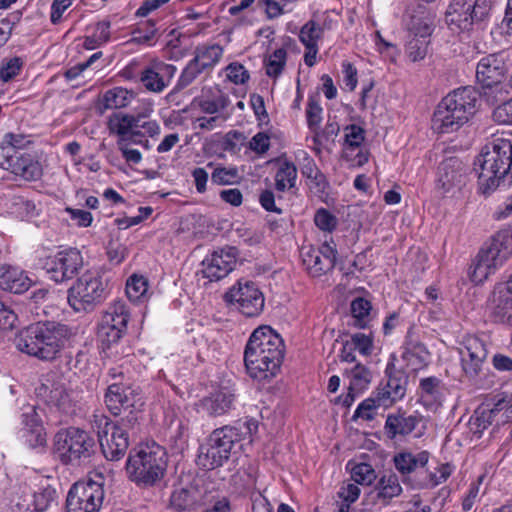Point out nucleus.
Returning <instances> with one entry per match:
<instances>
[{
  "label": "nucleus",
  "mask_w": 512,
  "mask_h": 512,
  "mask_svg": "<svg viewBox=\"0 0 512 512\" xmlns=\"http://www.w3.org/2000/svg\"><path fill=\"white\" fill-rule=\"evenodd\" d=\"M285 355L282 337L270 326L262 325L250 335L244 349L248 375L259 382H269L280 370Z\"/></svg>",
  "instance_id": "f257e3e1"
},
{
  "label": "nucleus",
  "mask_w": 512,
  "mask_h": 512,
  "mask_svg": "<svg viewBox=\"0 0 512 512\" xmlns=\"http://www.w3.org/2000/svg\"><path fill=\"white\" fill-rule=\"evenodd\" d=\"M478 189L490 195L498 188L506 189L512 184V140L495 138L485 145L475 161Z\"/></svg>",
  "instance_id": "f03ea898"
},
{
  "label": "nucleus",
  "mask_w": 512,
  "mask_h": 512,
  "mask_svg": "<svg viewBox=\"0 0 512 512\" xmlns=\"http://www.w3.org/2000/svg\"><path fill=\"white\" fill-rule=\"evenodd\" d=\"M71 328L58 322H38L21 331L16 346L30 356L51 361L71 336Z\"/></svg>",
  "instance_id": "7ed1b4c3"
},
{
  "label": "nucleus",
  "mask_w": 512,
  "mask_h": 512,
  "mask_svg": "<svg viewBox=\"0 0 512 512\" xmlns=\"http://www.w3.org/2000/svg\"><path fill=\"white\" fill-rule=\"evenodd\" d=\"M478 98V92L471 86L450 92L434 111L433 129L441 134L453 133L460 129L476 112Z\"/></svg>",
  "instance_id": "20e7f679"
},
{
  "label": "nucleus",
  "mask_w": 512,
  "mask_h": 512,
  "mask_svg": "<svg viewBox=\"0 0 512 512\" xmlns=\"http://www.w3.org/2000/svg\"><path fill=\"white\" fill-rule=\"evenodd\" d=\"M166 450L153 442L140 445L129 453L126 472L137 486L148 488L159 483L167 469Z\"/></svg>",
  "instance_id": "39448f33"
},
{
  "label": "nucleus",
  "mask_w": 512,
  "mask_h": 512,
  "mask_svg": "<svg viewBox=\"0 0 512 512\" xmlns=\"http://www.w3.org/2000/svg\"><path fill=\"white\" fill-rule=\"evenodd\" d=\"M95 439L90 432L75 426L60 429L53 438V450L63 465L78 466L91 458Z\"/></svg>",
  "instance_id": "423d86ee"
},
{
  "label": "nucleus",
  "mask_w": 512,
  "mask_h": 512,
  "mask_svg": "<svg viewBox=\"0 0 512 512\" xmlns=\"http://www.w3.org/2000/svg\"><path fill=\"white\" fill-rule=\"evenodd\" d=\"M107 288L108 282L100 270H87L67 290L68 304L77 313L91 312L105 300Z\"/></svg>",
  "instance_id": "0eeeda50"
},
{
  "label": "nucleus",
  "mask_w": 512,
  "mask_h": 512,
  "mask_svg": "<svg viewBox=\"0 0 512 512\" xmlns=\"http://www.w3.org/2000/svg\"><path fill=\"white\" fill-rule=\"evenodd\" d=\"M242 440L241 429L229 425L215 429L198 449L197 464L206 470L222 467L234 446Z\"/></svg>",
  "instance_id": "6e6552de"
},
{
  "label": "nucleus",
  "mask_w": 512,
  "mask_h": 512,
  "mask_svg": "<svg viewBox=\"0 0 512 512\" xmlns=\"http://www.w3.org/2000/svg\"><path fill=\"white\" fill-rule=\"evenodd\" d=\"M152 109L135 114L115 112L108 117L107 127L110 134L117 135L118 141L140 143L139 137L155 138L161 128L156 120L150 119Z\"/></svg>",
  "instance_id": "1a4fd4ad"
},
{
  "label": "nucleus",
  "mask_w": 512,
  "mask_h": 512,
  "mask_svg": "<svg viewBox=\"0 0 512 512\" xmlns=\"http://www.w3.org/2000/svg\"><path fill=\"white\" fill-rule=\"evenodd\" d=\"M512 255V227L499 230L491 242L480 250L473 271V280L480 282Z\"/></svg>",
  "instance_id": "9d476101"
},
{
  "label": "nucleus",
  "mask_w": 512,
  "mask_h": 512,
  "mask_svg": "<svg viewBox=\"0 0 512 512\" xmlns=\"http://www.w3.org/2000/svg\"><path fill=\"white\" fill-rule=\"evenodd\" d=\"M91 422L104 457L109 461L122 459L130 445L126 434L103 413H95Z\"/></svg>",
  "instance_id": "9b49d317"
},
{
  "label": "nucleus",
  "mask_w": 512,
  "mask_h": 512,
  "mask_svg": "<svg viewBox=\"0 0 512 512\" xmlns=\"http://www.w3.org/2000/svg\"><path fill=\"white\" fill-rule=\"evenodd\" d=\"M83 266V257L77 249L60 251L55 255L38 257L35 267L45 271L55 283L73 279Z\"/></svg>",
  "instance_id": "f8f14e48"
},
{
  "label": "nucleus",
  "mask_w": 512,
  "mask_h": 512,
  "mask_svg": "<svg viewBox=\"0 0 512 512\" xmlns=\"http://www.w3.org/2000/svg\"><path fill=\"white\" fill-rule=\"evenodd\" d=\"M105 492L102 483L91 479L74 483L66 497V512H99Z\"/></svg>",
  "instance_id": "ddd939ff"
},
{
  "label": "nucleus",
  "mask_w": 512,
  "mask_h": 512,
  "mask_svg": "<svg viewBox=\"0 0 512 512\" xmlns=\"http://www.w3.org/2000/svg\"><path fill=\"white\" fill-rule=\"evenodd\" d=\"M224 301L235 306L243 315L256 317L264 309V295L258 285L249 280L240 279L225 294Z\"/></svg>",
  "instance_id": "4468645a"
},
{
  "label": "nucleus",
  "mask_w": 512,
  "mask_h": 512,
  "mask_svg": "<svg viewBox=\"0 0 512 512\" xmlns=\"http://www.w3.org/2000/svg\"><path fill=\"white\" fill-rule=\"evenodd\" d=\"M469 166L457 156L443 159L437 171L436 188L443 195L455 196L468 181Z\"/></svg>",
  "instance_id": "2eb2a0df"
},
{
  "label": "nucleus",
  "mask_w": 512,
  "mask_h": 512,
  "mask_svg": "<svg viewBox=\"0 0 512 512\" xmlns=\"http://www.w3.org/2000/svg\"><path fill=\"white\" fill-rule=\"evenodd\" d=\"M239 250L234 246L217 248L201 262L202 277L208 282H218L227 277L236 267Z\"/></svg>",
  "instance_id": "dca6fc26"
},
{
  "label": "nucleus",
  "mask_w": 512,
  "mask_h": 512,
  "mask_svg": "<svg viewBox=\"0 0 512 512\" xmlns=\"http://www.w3.org/2000/svg\"><path fill=\"white\" fill-rule=\"evenodd\" d=\"M104 402L110 413L115 416L143 405L139 387L121 382L112 383L107 387Z\"/></svg>",
  "instance_id": "f3484780"
},
{
  "label": "nucleus",
  "mask_w": 512,
  "mask_h": 512,
  "mask_svg": "<svg viewBox=\"0 0 512 512\" xmlns=\"http://www.w3.org/2000/svg\"><path fill=\"white\" fill-rule=\"evenodd\" d=\"M337 249L331 239L325 241L319 248L310 247L301 253L302 263L312 277H320L333 270L336 264Z\"/></svg>",
  "instance_id": "a211bd4d"
},
{
  "label": "nucleus",
  "mask_w": 512,
  "mask_h": 512,
  "mask_svg": "<svg viewBox=\"0 0 512 512\" xmlns=\"http://www.w3.org/2000/svg\"><path fill=\"white\" fill-rule=\"evenodd\" d=\"M507 71V55L504 51L489 54L478 62L476 79L483 88L497 87L502 83Z\"/></svg>",
  "instance_id": "6ab92c4d"
},
{
  "label": "nucleus",
  "mask_w": 512,
  "mask_h": 512,
  "mask_svg": "<svg viewBox=\"0 0 512 512\" xmlns=\"http://www.w3.org/2000/svg\"><path fill=\"white\" fill-rule=\"evenodd\" d=\"M176 72L175 65L155 60L146 65L139 84L150 93L160 94L170 85Z\"/></svg>",
  "instance_id": "aec40b11"
},
{
  "label": "nucleus",
  "mask_w": 512,
  "mask_h": 512,
  "mask_svg": "<svg viewBox=\"0 0 512 512\" xmlns=\"http://www.w3.org/2000/svg\"><path fill=\"white\" fill-rule=\"evenodd\" d=\"M460 353L464 374L469 379L476 378L488 355L485 343L477 337H471L466 340L465 347Z\"/></svg>",
  "instance_id": "412c9836"
},
{
  "label": "nucleus",
  "mask_w": 512,
  "mask_h": 512,
  "mask_svg": "<svg viewBox=\"0 0 512 512\" xmlns=\"http://www.w3.org/2000/svg\"><path fill=\"white\" fill-rule=\"evenodd\" d=\"M235 400V391L228 387H222L201 399L199 408L208 416H222L233 408Z\"/></svg>",
  "instance_id": "4be33fe9"
},
{
  "label": "nucleus",
  "mask_w": 512,
  "mask_h": 512,
  "mask_svg": "<svg viewBox=\"0 0 512 512\" xmlns=\"http://www.w3.org/2000/svg\"><path fill=\"white\" fill-rule=\"evenodd\" d=\"M46 402L51 410H55L64 417L76 415L78 404L76 394L68 390L63 384L54 383L47 395Z\"/></svg>",
  "instance_id": "5701e85b"
},
{
  "label": "nucleus",
  "mask_w": 512,
  "mask_h": 512,
  "mask_svg": "<svg viewBox=\"0 0 512 512\" xmlns=\"http://www.w3.org/2000/svg\"><path fill=\"white\" fill-rule=\"evenodd\" d=\"M402 358L413 366L414 369L426 367L430 360V352L415 335L412 327L408 329L405 336Z\"/></svg>",
  "instance_id": "b1692460"
},
{
  "label": "nucleus",
  "mask_w": 512,
  "mask_h": 512,
  "mask_svg": "<svg viewBox=\"0 0 512 512\" xmlns=\"http://www.w3.org/2000/svg\"><path fill=\"white\" fill-rule=\"evenodd\" d=\"M322 34L323 27L315 19H310L300 29L299 40L305 46L304 62L308 67L316 64V56L319 51L318 41Z\"/></svg>",
  "instance_id": "393cba45"
},
{
  "label": "nucleus",
  "mask_w": 512,
  "mask_h": 512,
  "mask_svg": "<svg viewBox=\"0 0 512 512\" xmlns=\"http://www.w3.org/2000/svg\"><path fill=\"white\" fill-rule=\"evenodd\" d=\"M7 171L28 182L37 181L43 175V168L37 156L27 152L18 154Z\"/></svg>",
  "instance_id": "a878e982"
},
{
  "label": "nucleus",
  "mask_w": 512,
  "mask_h": 512,
  "mask_svg": "<svg viewBox=\"0 0 512 512\" xmlns=\"http://www.w3.org/2000/svg\"><path fill=\"white\" fill-rule=\"evenodd\" d=\"M493 314L502 323H512V276L496 286L493 293Z\"/></svg>",
  "instance_id": "bb28decb"
},
{
  "label": "nucleus",
  "mask_w": 512,
  "mask_h": 512,
  "mask_svg": "<svg viewBox=\"0 0 512 512\" xmlns=\"http://www.w3.org/2000/svg\"><path fill=\"white\" fill-rule=\"evenodd\" d=\"M422 420L423 417L420 414L393 413L387 416L384 429L387 436L394 439L397 436L411 434Z\"/></svg>",
  "instance_id": "cd10ccee"
},
{
  "label": "nucleus",
  "mask_w": 512,
  "mask_h": 512,
  "mask_svg": "<svg viewBox=\"0 0 512 512\" xmlns=\"http://www.w3.org/2000/svg\"><path fill=\"white\" fill-rule=\"evenodd\" d=\"M445 22L453 32L469 31L476 24L464 0H452L445 13Z\"/></svg>",
  "instance_id": "c85d7f7f"
},
{
  "label": "nucleus",
  "mask_w": 512,
  "mask_h": 512,
  "mask_svg": "<svg viewBox=\"0 0 512 512\" xmlns=\"http://www.w3.org/2000/svg\"><path fill=\"white\" fill-rule=\"evenodd\" d=\"M403 492L399 478L395 473H384L377 481L372 496L375 503L389 505L393 498L398 497Z\"/></svg>",
  "instance_id": "c756f323"
},
{
  "label": "nucleus",
  "mask_w": 512,
  "mask_h": 512,
  "mask_svg": "<svg viewBox=\"0 0 512 512\" xmlns=\"http://www.w3.org/2000/svg\"><path fill=\"white\" fill-rule=\"evenodd\" d=\"M31 285V280L17 267L10 265L0 266V288L14 294L26 292Z\"/></svg>",
  "instance_id": "7c9ffc66"
},
{
  "label": "nucleus",
  "mask_w": 512,
  "mask_h": 512,
  "mask_svg": "<svg viewBox=\"0 0 512 512\" xmlns=\"http://www.w3.org/2000/svg\"><path fill=\"white\" fill-rule=\"evenodd\" d=\"M418 396L426 407L438 406L444 397V384L435 376L422 378L419 383Z\"/></svg>",
  "instance_id": "2f4dec72"
},
{
  "label": "nucleus",
  "mask_w": 512,
  "mask_h": 512,
  "mask_svg": "<svg viewBox=\"0 0 512 512\" xmlns=\"http://www.w3.org/2000/svg\"><path fill=\"white\" fill-rule=\"evenodd\" d=\"M429 458L430 453L426 450L420 451L416 454L409 451H402L394 455L393 462L396 470L402 476H406L415 472L419 468L425 467Z\"/></svg>",
  "instance_id": "473e14b6"
},
{
  "label": "nucleus",
  "mask_w": 512,
  "mask_h": 512,
  "mask_svg": "<svg viewBox=\"0 0 512 512\" xmlns=\"http://www.w3.org/2000/svg\"><path fill=\"white\" fill-rule=\"evenodd\" d=\"M200 504L199 491L191 488H180L173 491L170 507L176 512H191Z\"/></svg>",
  "instance_id": "72a5a7b5"
},
{
  "label": "nucleus",
  "mask_w": 512,
  "mask_h": 512,
  "mask_svg": "<svg viewBox=\"0 0 512 512\" xmlns=\"http://www.w3.org/2000/svg\"><path fill=\"white\" fill-rule=\"evenodd\" d=\"M130 320V313L128 306L122 300L112 302L103 313L100 323L114 326V328H121L127 331L128 322Z\"/></svg>",
  "instance_id": "f704fd0d"
},
{
  "label": "nucleus",
  "mask_w": 512,
  "mask_h": 512,
  "mask_svg": "<svg viewBox=\"0 0 512 512\" xmlns=\"http://www.w3.org/2000/svg\"><path fill=\"white\" fill-rule=\"evenodd\" d=\"M136 95L133 90L116 86L104 92L102 101L106 109H123L132 103Z\"/></svg>",
  "instance_id": "c9c22d12"
},
{
  "label": "nucleus",
  "mask_w": 512,
  "mask_h": 512,
  "mask_svg": "<svg viewBox=\"0 0 512 512\" xmlns=\"http://www.w3.org/2000/svg\"><path fill=\"white\" fill-rule=\"evenodd\" d=\"M223 55V48L218 44L196 47L193 59L205 71H212Z\"/></svg>",
  "instance_id": "e433bc0d"
},
{
  "label": "nucleus",
  "mask_w": 512,
  "mask_h": 512,
  "mask_svg": "<svg viewBox=\"0 0 512 512\" xmlns=\"http://www.w3.org/2000/svg\"><path fill=\"white\" fill-rule=\"evenodd\" d=\"M278 168L275 173V188L279 192H285L296 185L297 168L288 160H278Z\"/></svg>",
  "instance_id": "4c0bfd02"
},
{
  "label": "nucleus",
  "mask_w": 512,
  "mask_h": 512,
  "mask_svg": "<svg viewBox=\"0 0 512 512\" xmlns=\"http://www.w3.org/2000/svg\"><path fill=\"white\" fill-rule=\"evenodd\" d=\"M351 315L354 319L353 326L358 329H365L370 323V312L372 304L363 297H357L351 302Z\"/></svg>",
  "instance_id": "58836bf2"
},
{
  "label": "nucleus",
  "mask_w": 512,
  "mask_h": 512,
  "mask_svg": "<svg viewBox=\"0 0 512 512\" xmlns=\"http://www.w3.org/2000/svg\"><path fill=\"white\" fill-rule=\"evenodd\" d=\"M387 382L385 387L392 393L394 399H402L406 394L408 376L401 370L394 367L386 368Z\"/></svg>",
  "instance_id": "ea45409f"
},
{
  "label": "nucleus",
  "mask_w": 512,
  "mask_h": 512,
  "mask_svg": "<svg viewBox=\"0 0 512 512\" xmlns=\"http://www.w3.org/2000/svg\"><path fill=\"white\" fill-rule=\"evenodd\" d=\"M127 331L121 328H114L107 324H98L97 337L100 342V347L103 351L111 349L114 345L118 344L124 337Z\"/></svg>",
  "instance_id": "a19ab883"
},
{
  "label": "nucleus",
  "mask_w": 512,
  "mask_h": 512,
  "mask_svg": "<svg viewBox=\"0 0 512 512\" xmlns=\"http://www.w3.org/2000/svg\"><path fill=\"white\" fill-rule=\"evenodd\" d=\"M206 167L212 169L211 182L215 185H232L240 178L236 167L215 166L213 162H208Z\"/></svg>",
  "instance_id": "79ce46f5"
},
{
  "label": "nucleus",
  "mask_w": 512,
  "mask_h": 512,
  "mask_svg": "<svg viewBox=\"0 0 512 512\" xmlns=\"http://www.w3.org/2000/svg\"><path fill=\"white\" fill-rule=\"evenodd\" d=\"M56 497L57 492L53 487H43L32 495V507L28 504L26 512H44L55 501Z\"/></svg>",
  "instance_id": "37998d69"
},
{
  "label": "nucleus",
  "mask_w": 512,
  "mask_h": 512,
  "mask_svg": "<svg viewBox=\"0 0 512 512\" xmlns=\"http://www.w3.org/2000/svg\"><path fill=\"white\" fill-rule=\"evenodd\" d=\"M287 52L284 48L276 49L269 57L264 61L266 74L271 78H278L286 65Z\"/></svg>",
  "instance_id": "c03bdc74"
},
{
  "label": "nucleus",
  "mask_w": 512,
  "mask_h": 512,
  "mask_svg": "<svg viewBox=\"0 0 512 512\" xmlns=\"http://www.w3.org/2000/svg\"><path fill=\"white\" fill-rule=\"evenodd\" d=\"M494 415V410H476L469 420V428L471 432L480 437L483 431L492 424Z\"/></svg>",
  "instance_id": "a18cd8bd"
},
{
  "label": "nucleus",
  "mask_w": 512,
  "mask_h": 512,
  "mask_svg": "<svg viewBox=\"0 0 512 512\" xmlns=\"http://www.w3.org/2000/svg\"><path fill=\"white\" fill-rule=\"evenodd\" d=\"M350 376L349 386L357 390V392H362L366 389L372 380L371 371L361 363H356L350 371Z\"/></svg>",
  "instance_id": "49530a36"
},
{
  "label": "nucleus",
  "mask_w": 512,
  "mask_h": 512,
  "mask_svg": "<svg viewBox=\"0 0 512 512\" xmlns=\"http://www.w3.org/2000/svg\"><path fill=\"white\" fill-rule=\"evenodd\" d=\"M453 466L449 463L439 465L434 472H429L428 476L421 482L422 488H433L444 483L452 474Z\"/></svg>",
  "instance_id": "de8ad7c7"
},
{
  "label": "nucleus",
  "mask_w": 512,
  "mask_h": 512,
  "mask_svg": "<svg viewBox=\"0 0 512 512\" xmlns=\"http://www.w3.org/2000/svg\"><path fill=\"white\" fill-rule=\"evenodd\" d=\"M148 290V281L143 276L133 275L126 283V295L127 297L136 302L140 300Z\"/></svg>",
  "instance_id": "09e8293b"
},
{
  "label": "nucleus",
  "mask_w": 512,
  "mask_h": 512,
  "mask_svg": "<svg viewBox=\"0 0 512 512\" xmlns=\"http://www.w3.org/2000/svg\"><path fill=\"white\" fill-rule=\"evenodd\" d=\"M476 24L485 21L492 9V0H464Z\"/></svg>",
  "instance_id": "8fccbe9b"
},
{
  "label": "nucleus",
  "mask_w": 512,
  "mask_h": 512,
  "mask_svg": "<svg viewBox=\"0 0 512 512\" xmlns=\"http://www.w3.org/2000/svg\"><path fill=\"white\" fill-rule=\"evenodd\" d=\"M203 72H206L202 69L197 62L192 58L186 66L183 68L176 84L177 90H182L188 87L193 81Z\"/></svg>",
  "instance_id": "3c124183"
},
{
  "label": "nucleus",
  "mask_w": 512,
  "mask_h": 512,
  "mask_svg": "<svg viewBox=\"0 0 512 512\" xmlns=\"http://www.w3.org/2000/svg\"><path fill=\"white\" fill-rule=\"evenodd\" d=\"M353 348L362 356H370L374 350V336L372 333L357 332L350 335Z\"/></svg>",
  "instance_id": "603ef678"
},
{
  "label": "nucleus",
  "mask_w": 512,
  "mask_h": 512,
  "mask_svg": "<svg viewBox=\"0 0 512 512\" xmlns=\"http://www.w3.org/2000/svg\"><path fill=\"white\" fill-rule=\"evenodd\" d=\"M308 186L314 196L321 201L328 199L330 184L322 171L308 180Z\"/></svg>",
  "instance_id": "864d4df0"
},
{
  "label": "nucleus",
  "mask_w": 512,
  "mask_h": 512,
  "mask_svg": "<svg viewBox=\"0 0 512 512\" xmlns=\"http://www.w3.org/2000/svg\"><path fill=\"white\" fill-rule=\"evenodd\" d=\"M169 437L176 448H184L188 439V428L181 419L172 421L169 427Z\"/></svg>",
  "instance_id": "5fc2aeb1"
},
{
  "label": "nucleus",
  "mask_w": 512,
  "mask_h": 512,
  "mask_svg": "<svg viewBox=\"0 0 512 512\" xmlns=\"http://www.w3.org/2000/svg\"><path fill=\"white\" fill-rule=\"evenodd\" d=\"M146 65L147 64H144L141 59L133 58L124 68H122L119 75L126 81L139 83Z\"/></svg>",
  "instance_id": "6e6d98bb"
},
{
  "label": "nucleus",
  "mask_w": 512,
  "mask_h": 512,
  "mask_svg": "<svg viewBox=\"0 0 512 512\" xmlns=\"http://www.w3.org/2000/svg\"><path fill=\"white\" fill-rule=\"evenodd\" d=\"M314 223L320 230L331 233L336 229L338 219L329 210L319 208L315 212Z\"/></svg>",
  "instance_id": "4d7b16f0"
},
{
  "label": "nucleus",
  "mask_w": 512,
  "mask_h": 512,
  "mask_svg": "<svg viewBox=\"0 0 512 512\" xmlns=\"http://www.w3.org/2000/svg\"><path fill=\"white\" fill-rule=\"evenodd\" d=\"M379 408L375 401L369 397L358 405L352 416V420L362 419L364 421H372L375 419Z\"/></svg>",
  "instance_id": "13d9d810"
},
{
  "label": "nucleus",
  "mask_w": 512,
  "mask_h": 512,
  "mask_svg": "<svg viewBox=\"0 0 512 512\" xmlns=\"http://www.w3.org/2000/svg\"><path fill=\"white\" fill-rule=\"evenodd\" d=\"M351 476L357 484L361 485H370L376 478L374 469L367 463L355 465L352 469Z\"/></svg>",
  "instance_id": "bf43d9fd"
},
{
  "label": "nucleus",
  "mask_w": 512,
  "mask_h": 512,
  "mask_svg": "<svg viewBox=\"0 0 512 512\" xmlns=\"http://www.w3.org/2000/svg\"><path fill=\"white\" fill-rule=\"evenodd\" d=\"M23 67V60L20 57H13L4 60L0 67V80L8 82L15 78Z\"/></svg>",
  "instance_id": "052dcab7"
},
{
  "label": "nucleus",
  "mask_w": 512,
  "mask_h": 512,
  "mask_svg": "<svg viewBox=\"0 0 512 512\" xmlns=\"http://www.w3.org/2000/svg\"><path fill=\"white\" fill-rule=\"evenodd\" d=\"M345 144L348 149L360 148L365 140V131L362 127L351 124L345 127Z\"/></svg>",
  "instance_id": "680f3d73"
},
{
  "label": "nucleus",
  "mask_w": 512,
  "mask_h": 512,
  "mask_svg": "<svg viewBox=\"0 0 512 512\" xmlns=\"http://www.w3.org/2000/svg\"><path fill=\"white\" fill-rule=\"evenodd\" d=\"M322 111L323 110L319 102L314 97H309L306 109V119L310 130L315 131L319 127L322 121Z\"/></svg>",
  "instance_id": "e2e57ef3"
},
{
  "label": "nucleus",
  "mask_w": 512,
  "mask_h": 512,
  "mask_svg": "<svg viewBox=\"0 0 512 512\" xmlns=\"http://www.w3.org/2000/svg\"><path fill=\"white\" fill-rule=\"evenodd\" d=\"M126 412L127 414L121 417L118 421L114 422V425L120 428L122 432H124L129 438L130 432L133 431L139 424L140 408H132Z\"/></svg>",
  "instance_id": "0e129e2a"
},
{
  "label": "nucleus",
  "mask_w": 512,
  "mask_h": 512,
  "mask_svg": "<svg viewBox=\"0 0 512 512\" xmlns=\"http://www.w3.org/2000/svg\"><path fill=\"white\" fill-rule=\"evenodd\" d=\"M429 40L412 38L407 44L408 57L416 62L425 58L428 52Z\"/></svg>",
  "instance_id": "69168bd1"
},
{
  "label": "nucleus",
  "mask_w": 512,
  "mask_h": 512,
  "mask_svg": "<svg viewBox=\"0 0 512 512\" xmlns=\"http://www.w3.org/2000/svg\"><path fill=\"white\" fill-rule=\"evenodd\" d=\"M225 70L228 80L235 85L245 84L250 78L248 70L238 62L230 63Z\"/></svg>",
  "instance_id": "338daca9"
},
{
  "label": "nucleus",
  "mask_w": 512,
  "mask_h": 512,
  "mask_svg": "<svg viewBox=\"0 0 512 512\" xmlns=\"http://www.w3.org/2000/svg\"><path fill=\"white\" fill-rule=\"evenodd\" d=\"M228 97L222 93L213 99H203L199 103L200 109L208 114H216L228 106Z\"/></svg>",
  "instance_id": "774afa93"
}]
</instances>
